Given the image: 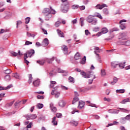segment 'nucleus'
I'll list each match as a JSON object with an SVG mask.
<instances>
[{"label":"nucleus","instance_id":"f257e3e1","mask_svg":"<svg viewBox=\"0 0 130 130\" xmlns=\"http://www.w3.org/2000/svg\"><path fill=\"white\" fill-rule=\"evenodd\" d=\"M43 13L46 21H49V19L52 18V14H55L56 12L55 10L52 9V8L50 7V9L49 8L44 9Z\"/></svg>","mask_w":130,"mask_h":130},{"label":"nucleus","instance_id":"f03ea898","mask_svg":"<svg viewBox=\"0 0 130 130\" xmlns=\"http://www.w3.org/2000/svg\"><path fill=\"white\" fill-rule=\"evenodd\" d=\"M86 21L88 23H91L92 25H96L97 24V19L94 18V16L90 15L86 18Z\"/></svg>","mask_w":130,"mask_h":130},{"label":"nucleus","instance_id":"7ed1b4c3","mask_svg":"<svg viewBox=\"0 0 130 130\" xmlns=\"http://www.w3.org/2000/svg\"><path fill=\"white\" fill-rule=\"evenodd\" d=\"M69 9H70L69 3H64L61 6V11L62 13H68Z\"/></svg>","mask_w":130,"mask_h":130},{"label":"nucleus","instance_id":"20e7f679","mask_svg":"<svg viewBox=\"0 0 130 130\" xmlns=\"http://www.w3.org/2000/svg\"><path fill=\"white\" fill-rule=\"evenodd\" d=\"M75 71L76 72H78L79 73H80L81 75L82 76L83 78H88L91 77V76L89 75V74H87L86 73V72L83 71H81V69L79 68L75 69Z\"/></svg>","mask_w":130,"mask_h":130},{"label":"nucleus","instance_id":"39448f33","mask_svg":"<svg viewBox=\"0 0 130 130\" xmlns=\"http://www.w3.org/2000/svg\"><path fill=\"white\" fill-rule=\"evenodd\" d=\"M86 74H88V75H89V76H90V77L89 78L92 77V79H89L88 82L89 85H91L92 83H93V81L94 80V79L96 78V77H95V75H94V72L92 71H89Z\"/></svg>","mask_w":130,"mask_h":130},{"label":"nucleus","instance_id":"423d86ee","mask_svg":"<svg viewBox=\"0 0 130 130\" xmlns=\"http://www.w3.org/2000/svg\"><path fill=\"white\" fill-rule=\"evenodd\" d=\"M54 59H55L56 62H57L58 63H60V60L58 59L57 58H55L54 57H53L52 58L47 59V61L48 62V63H51V62H52V61H53L54 60Z\"/></svg>","mask_w":130,"mask_h":130},{"label":"nucleus","instance_id":"0eeeda50","mask_svg":"<svg viewBox=\"0 0 130 130\" xmlns=\"http://www.w3.org/2000/svg\"><path fill=\"white\" fill-rule=\"evenodd\" d=\"M61 48L64 53V54H68L69 53V48H68V46H67L65 45H63L61 46Z\"/></svg>","mask_w":130,"mask_h":130},{"label":"nucleus","instance_id":"6e6552de","mask_svg":"<svg viewBox=\"0 0 130 130\" xmlns=\"http://www.w3.org/2000/svg\"><path fill=\"white\" fill-rule=\"evenodd\" d=\"M35 53V51L33 49H31L29 51H27L26 53H24V54H27V56H28V57H31L33 54Z\"/></svg>","mask_w":130,"mask_h":130},{"label":"nucleus","instance_id":"1a4fd4ad","mask_svg":"<svg viewBox=\"0 0 130 130\" xmlns=\"http://www.w3.org/2000/svg\"><path fill=\"white\" fill-rule=\"evenodd\" d=\"M48 44H49V41L48 40V39H44L42 43V46H44V47H45L46 46H48Z\"/></svg>","mask_w":130,"mask_h":130},{"label":"nucleus","instance_id":"9d476101","mask_svg":"<svg viewBox=\"0 0 130 130\" xmlns=\"http://www.w3.org/2000/svg\"><path fill=\"white\" fill-rule=\"evenodd\" d=\"M123 22H126V20L123 19L120 21L119 23L120 24V28L121 29V30H123V29H125V25H124V23H123Z\"/></svg>","mask_w":130,"mask_h":130},{"label":"nucleus","instance_id":"9b49d317","mask_svg":"<svg viewBox=\"0 0 130 130\" xmlns=\"http://www.w3.org/2000/svg\"><path fill=\"white\" fill-rule=\"evenodd\" d=\"M105 7H107V5H106V4H104L102 5L98 4L95 6V9H96V10H102V9L103 8H105Z\"/></svg>","mask_w":130,"mask_h":130},{"label":"nucleus","instance_id":"f8f14e48","mask_svg":"<svg viewBox=\"0 0 130 130\" xmlns=\"http://www.w3.org/2000/svg\"><path fill=\"white\" fill-rule=\"evenodd\" d=\"M119 110L116 109H110L108 110L109 113H112L113 114H118Z\"/></svg>","mask_w":130,"mask_h":130},{"label":"nucleus","instance_id":"ddd939ff","mask_svg":"<svg viewBox=\"0 0 130 130\" xmlns=\"http://www.w3.org/2000/svg\"><path fill=\"white\" fill-rule=\"evenodd\" d=\"M11 54L12 55V56H18V55H22L23 54L21 53V51H19L18 53H16L14 51H11L10 52Z\"/></svg>","mask_w":130,"mask_h":130},{"label":"nucleus","instance_id":"4468645a","mask_svg":"<svg viewBox=\"0 0 130 130\" xmlns=\"http://www.w3.org/2000/svg\"><path fill=\"white\" fill-rule=\"evenodd\" d=\"M85 106V102L82 101H80L79 102V105H78V108L79 109H82L83 107Z\"/></svg>","mask_w":130,"mask_h":130},{"label":"nucleus","instance_id":"2eb2a0df","mask_svg":"<svg viewBox=\"0 0 130 130\" xmlns=\"http://www.w3.org/2000/svg\"><path fill=\"white\" fill-rule=\"evenodd\" d=\"M70 123L73 126H77L78 124H79V122H78V121L72 120L70 121Z\"/></svg>","mask_w":130,"mask_h":130},{"label":"nucleus","instance_id":"dca6fc26","mask_svg":"<svg viewBox=\"0 0 130 130\" xmlns=\"http://www.w3.org/2000/svg\"><path fill=\"white\" fill-rule=\"evenodd\" d=\"M40 84V80L39 79H37L36 80L33 82V85L35 87H38V86H39Z\"/></svg>","mask_w":130,"mask_h":130},{"label":"nucleus","instance_id":"f3484780","mask_svg":"<svg viewBox=\"0 0 130 130\" xmlns=\"http://www.w3.org/2000/svg\"><path fill=\"white\" fill-rule=\"evenodd\" d=\"M118 63L119 62L117 61L112 62L111 66L113 69H115L116 68H117V67H118Z\"/></svg>","mask_w":130,"mask_h":130},{"label":"nucleus","instance_id":"a211bd4d","mask_svg":"<svg viewBox=\"0 0 130 130\" xmlns=\"http://www.w3.org/2000/svg\"><path fill=\"white\" fill-rule=\"evenodd\" d=\"M74 58L76 60H78V59H81V54H80V53L79 52H77L75 54V55L74 56Z\"/></svg>","mask_w":130,"mask_h":130},{"label":"nucleus","instance_id":"6ab92c4d","mask_svg":"<svg viewBox=\"0 0 130 130\" xmlns=\"http://www.w3.org/2000/svg\"><path fill=\"white\" fill-rule=\"evenodd\" d=\"M100 50H100V49H99V47H94V54H98V52H99V53H100Z\"/></svg>","mask_w":130,"mask_h":130},{"label":"nucleus","instance_id":"aec40b11","mask_svg":"<svg viewBox=\"0 0 130 130\" xmlns=\"http://www.w3.org/2000/svg\"><path fill=\"white\" fill-rule=\"evenodd\" d=\"M121 44H122V45H125V46H130V41H127L126 42H121Z\"/></svg>","mask_w":130,"mask_h":130},{"label":"nucleus","instance_id":"412c9836","mask_svg":"<svg viewBox=\"0 0 130 130\" xmlns=\"http://www.w3.org/2000/svg\"><path fill=\"white\" fill-rule=\"evenodd\" d=\"M57 32L59 37H64V35L63 34V32H61V30L58 29H57Z\"/></svg>","mask_w":130,"mask_h":130},{"label":"nucleus","instance_id":"4be33fe9","mask_svg":"<svg viewBox=\"0 0 130 130\" xmlns=\"http://www.w3.org/2000/svg\"><path fill=\"white\" fill-rule=\"evenodd\" d=\"M50 107L52 111H53V112H55L56 111V107H54L53 104L52 103H51L50 104Z\"/></svg>","mask_w":130,"mask_h":130},{"label":"nucleus","instance_id":"5701e85b","mask_svg":"<svg viewBox=\"0 0 130 130\" xmlns=\"http://www.w3.org/2000/svg\"><path fill=\"white\" fill-rule=\"evenodd\" d=\"M125 62H121V63H119L118 67L119 68V69H124V66H125Z\"/></svg>","mask_w":130,"mask_h":130},{"label":"nucleus","instance_id":"b1692460","mask_svg":"<svg viewBox=\"0 0 130 130\" xmlns=\"http://www.w3.org/2000/svg\"><path fill=\"white\" fill-rule=\"evenodd\" d=\"M58 88H59V86L58 85H57L55 87H53V89H54V90H52V91L51 93V95H54V93H55V91L57 90Z\"/></svg>","mask_w":130,"mask_h":130},{"label":"nucleus","instance_id":"393cba45","mask_svg":"<svg viewBox=\"0 0 130 130\" xmlns=\"http://www.w3.org/2000/svg\"><path fill=\"white\" fill-rule=\"evenodd\" d=\"M86 56H84L80 61V63H81V64H85V63H86Z\"/></svg>","mask_w":130,"mask_h":130},{"label":"nucleus","instance_id":"a878e982","mask_svg":"<svg viewBox=\"0 0 130 130\" xmlns=\"http://www.w3.org/2000/svg\"><path fill=\"white\" fill-rule=\"evenodd\" d=\"M50 88H53V87H54V85H56V81H50Z\"/></svg>","mask_w":130,"mask_h":130},{"label":"nucleus","instance_id":"bb28decb","mask_svg":"<svg viewBox=\"0 0 130 130\" xmlns=\"http://www.w3.org/2000/svg\"><path fill=\"white\" fill-rule=\"evenodd\" d=\"M66 105V102H64L63 100H61L59 102V106L60 107H63Z\"/></svg>","mask_w":130,"mask_h":130},{"label":"nucleus","instance_id":"cd10ccee","mask_svg":"<svg viewBox=\"0 0 130 130\" xmlns=\"http://www.w3.org/2000/svg\"><path fill=\"white\" fill-rule=\"evenodd\" d=\"M13 77H14V78H15L16 79H17L18 80H21V76L19 74H18V73L13 74Z\"/></svg>","mask_w":130,"mask_h":130},{"label":"nucleus","instance_id":"c85d7f7f","mask_svg":"<svg viewBox=\"0 0 130 130\" xmlns=\"http://www.w3.org/2000/svg\"><path fill=\"white\" fill-rule=\"evenodd\" d=\"M117 109H119L121 112H129L130 110H127V109L117 108Z\"/></svg>","mask_w":130,"mask_h":130},{"label":"nucleus","instance_id":"c756f323","mask_svg":"<svg viewBox=\"0 0 130 130\" xmlns=\"http://www.w3.org/2000/svg\"><path fill=\"white\" fill-rule=\"evenodd\" d=\"M28 84H31L32 83V80H33V77H32V74H28Z\"/></svg>","mask_w":130,"mask_h":130},{"label":"nucleus","instance_id":"7c9ffc66","mask_svg":"<svg viewBox=\"0 0 130 130\" xmlns=\"http://www.w3.org/2000/svg\"><path fill=\"white\" fill-rule=\"evenodd\" d=\"M52 123H53V125H57V121H56V117H54L53 118Z\"/></svg>","mask_w":130,"mask_h":130},{"label":"nucleus","instance_id":"2f4dec72","mask_svg":"<svg viewBox=\"0 0 130 130\" xmlns=\"http://www.w3.org/2000/svg\"><path fill=\"white\" fill-rule=\"evenodd\" d=\"M118 81V78H117V77H114L113 81L111 82V85H114V84H116Z\"/></svg>","mask_w":130,"mask_h":130},{"label":"nucleus","instance_id":"473e14b6","mask_svg":"<svg viewBox=\"0 0 130 130\" xmlns=\"http://www.w3.org/2000/svg\"><path fill=\"white\" fill-rule=\"evenodd\" d=\"M126 102H129V98H127L123 100L120 103L121 104H125L126 103Z\"/></svg>","mask_w":130,"mask_h":130},{"label":"nucleus","instance_id":"72a5a7b5","mask_svg":"<svg viewBox=\"0 0 130 130\" xmlns=\"http://www.w3.org/2000/svg\"><path fill=\"white\" fill-rule=\"evenodd\" d=\"M49 77H53L54 75H55V72H54V70H52L48 72Z\"/></svg>","mask_w":130,"mask_h":130},{"label":"nucleus","instance_id":"f704fd0d","mask_svg":"<svg viewBox=\"0 0 130 130\" xmlns=\"http://www.w3.org/2000/svg\"><path fill=\"white\" fill-rule=\"evenodd\" d=\"M102 34H106L108 32V29L107 28H103L102 29L101 31Z\"/></svg>","mask_w":130,"mask_h":130},{"label":"nucleus","instance_id":"c9c22d12","mask_svg":"<svg viewBox=\"0 0 130 130\" xmlns=\"http://www.w3.org/2000/svg\"><path fill=\"white\" fill-rule=\"evenodd\" d=\"M116 92L117 93H120L121 94H123V93H124V92H125V89H117L116 90Z\"/></svg>","mask_w":130,"mask_h":130},{"label":"nucleus","instance_id":"e433bc0d","mask_svg":"<svg viewBox=\"0 0 130 130\" xmlns=\"http://www.w3.org/2000/svg\"><path fill=\"white\" fill-rule=\"evenodd\" d=\"M24 61L26 64H28L29 63V61L27 60V58H28V56H27V54H24Z\"/></svg>","mask_w":130,"mask_h":130},{"label":"nucleus","instance_id":"4c0bfd02","mask_svg":"<svg viewBox=\"0 0 130 130\" xmlns=\"http://www.w3.org/2000/svg\"><path fill=\"white\" fill-rule=\"evenodd\" d=\"M69 83H72V84H74V83H75V81L74 80V78L72 77V76L69 77Z\"/></svg>","mask_w":130,"mask_h":130},{"label":"nucleus","instance_id":"58836bf2","mask_svg":"<svg viewBox=\"0 0 130 130\" xmlns=\"http://www.w3.org/2000/svg\"><path fill=\"white\" fill-rule=\"evenodd\" d=\"M79 98L78 97H75L73 99V101L72 102V104H75V103H76V102H78V101H79Z\"/></svg>","mask_w":130,"mask_h":130},{"label":"nucleus","instance_id":"ea45409f","mask_svg":"<svg viewBox=\"0 0 130 130\" xmlns=\"http://www.w3.org/2000/svg\"><path fill=\"white\" fill-rule=\"evenodd\" d=\"M95 54L97 60H98V61H100V62H101V56H100V55L99 54Z\"/></svg>","mask_w":130,"mask_h":130},{"label":"nucleus","instance_id":"a19ab883","mask_svg":"<svg viewBox=\"0 0 130 130\" xmlns=\"http://www.w3.org/2000/svg\"><path fill=\"white\" fill-rule=\"evenodd\" d=\"M4 73L6 75H10V74H11V73H12V71L10 69H7L4 71Z\"/></svg>","mask_w":130,"mask_h":130},{"label":"nucleus","instance_id":"79ce46f5","mask_svg":"<svg viewBox=\"0 0 130 130\" xmlns=\"http://www.w3.org/2000/svg\"><path fill=\"white\" fill-rule=\"evenodd\" d=\"M54 95H55V98H58L60 95V92H54Z\"/></svg>","mask_w":130,"mask_h":130},{"label":"nucleus","instance_id":"37998d69","mask_svg":"<svg viewBox=\"0 0 130 130\" xmlns=\"http://www.w3.org/2000/svg\"><path fill=\"white\" fill-rule=\"evenodd\" d=\"M101 76L102 77H104L105 76H106V72H105V70H101Z\"/></svg>","mask_w":130,"mask_h":130},{"label":"nucleus","instance_id":"c03bdc74","mask_svg":"<svg viewBox=\"0 0 130 130\" xmlns=\"http://www.w3.org/2000/svg\"><path fill=\"white\" fill-rule=\"evenodd\" d=\"M22 21L21 20H18L17 21L16 23V28L17 29H18V28H19V26H20V25H21V24H22Z\"/></svg>","mask_w":130,"mask_h":130},{"label":"nucleus","instance_id":"a18cd8bd","mask_svg":"<svg viewBox=\"0 0 130 130\" xmlns=\"http://www.w3.org/2000/svg\"><path fill=\"white\" fill-rule=\"evenodd\" d=\"M5 95H6V93L5 92H2L0 93V101H2V100H3L2 98H4V97H5Z\"/></svg>","mask_w":130,"mask_h":130},{"label":"nucleus","instance_id":"49530a36","mask_svg":"<svg viewBox=\"0 0 130 130\" xmlns=\"http://www.w3.org/2000/svg\"><path fill=\"white\" fill-rule=\"evenodd\" d=\"M84 18H80V25L81 27H83V26H84Z\"/></svg>","mask_w":130,"mask_h":130},{"label":"nucleus","instance_id":"de8ad7c7","mask_svg":"<svg viewBox=\"0 0 130 130\" xmlns=\"http://www.w3.org/2000/svg\"><path fill=\"white\" fill-rule=\"evenodd\" d=\"M30 119H36V118H37V115L36 114H32L30 115Z\"/></svg>","mask_w":130,"mask_h":130},{"label":"nucleus","instance_id":"09e8293b","mask_svg":"<svg viewBox=\"0 0 130 130\" xmlns=\"http://www.w3.org/2000/svg\"><path fill=\"white\" fill-rule=\"evenodd\" d=\"M60 24H61V22L59 21H57L55 23V26L56 27H59V26H60Z\"/></svg>","mask_w":130,"mask_h":130},{"label":"nucleus","instance_id":"8fccbe9b","mask_svg":"<svg viewBox=\"0 0 130 130\" xmlns=\"http://www.w3.org/2000/svg\"><path fill=\"white\" fill-rule=\"evenodd\" d=\"M5 79L6 80V81H10L11 80V76H10V75L5 76Z\"/></svg>","mask_w":130,"mask_h":130},{"label":"nucleus","instance_id":"3c124183","mask_svg":"<svg viewBox=\"0 0 130 130\" xmlns=\"http://www.w3.org/2000/svg\"><path fill=\"white\" fill-rule=\"evenodd\" d=\"M37 63H39V64H40L41 66H43L44 64V60H38L37 61Z\"/></svg>","mask_w":130,"mask_h":130},{"label":"nucleus","instance_id":"603ef678","mask_svg":"<svg viewBox=\"0 0 130 130\" xmlns=\"http://www.w3.org/2000/svg\"><path fill=\"white\" fill-rule=\"evenodd\" d=\"M73 10H77V9H79V5H74L72 6Z\"/></svg>","mask_w":130,"mask_h":130},{"label":"nucleus","instance_id":"864d4df0","mask_svg":"<svg viewBox=\"0 0 130 130\" xmlns=\"http://www.w3.org/2000/svg\"><path fill=\"white\" fill-rule=\"evenodd\" d=\"M103 12L105 15H108L109 12H108V9L105 8L103 9Z\"/></svg>","mask_w":130,"mask_h":130},{"label":"nucleus","instance_id":"5fc2aeb1","mask_svg":"<svg viewBox=\"0 0 130 130\" xmlns=\"http://www.w3.org/2000/svg\"><path fill=\"white\" fill-rule=\"evenodd\" d=\"M37 106L38 109H41V108H43V104H38Z\"/></svg>","mask_w":130,"mask_h":130},{"label":"nucleus","instance_id":"6e6d98bb","mask_svg":"<svg viewBox=\"0 0 130 130\" xmlns=\"http://www.w3.org/2000/svg\"><path fill=\"white\" fill-rule=\"evenodd\" d=\"M61 116H62V114L60 113H58L56 114V117L57 118H61Z\"/></svg>","mask_w":130,"mask_h":130},{"label":"nucleus","instance_id":"4d7b16f0","mask_svg":"<svg viewBox=\"0 0 130 130\" xmlns=\"http://www.w3.org/2000/svg\"><path fill=\"white\" fill-rule=\"evenodd\" d=\"M89 106H90L91 107H95V108H98V106H97V105H96V104H92V103L90 104Z\"/></svg>","mask_w":130,"mask_h":130},{"label":"nucleus","instance_id":"13d9d810","mask_svg":"<svg viewBox=\"0 0 130 130\" xmlns=\"http://www.w3.org/2000/svg\"><path fill=\"white\" fill-rule=\"evenodd\" d=\"M29 22H30V17H26L25 18V24H29Z\"/></svg>","mask_w":130,"mask_h":130},{"label":"nucleus","instance_id":"bf43d9fd","mask_svg":"<svg viewBox=\"0 0 130 130\" xmlns=\"http://www.w3.org/2000/svg\"><path fill=\"white\" fill-rule=\"evenodd\" d=\"M57 72L58 73H65L66 72V71L60 69V68H58L57 70Z\"/></svg>","mask_w":130,"mask_h":130},{"label":"nucleus","instance_id":"052dcab7","mask_svg":"<svg viewBox=\"0 0 130 130\" xmlns=\"http://www.w3.org/2000/svg\"><path fill=\"white\" fill-rule=\"evenodd\" d=\"M99 30H100V28L99 27H95L93 29V31H94V32H98Z\"/></svg>","mask_w":130,"mask_h":130},{"label":"nucleus","instance_id":"680f3d73","mask_svg":"<svg viewBox=\"0 0 130 130\" xmlns=\"http://www.w3.org/2000/svg\"><path fill=\"white\" fill-rule=\"evenodd\" d=\"M32 126V122H30L29 124H28L27 126H26V128H31Z\"/></svg>","mask_w":130,"mask_h":130},{"label":"nucleus","instance_id":"e2e57ef3","mask_svg":"<svg viewBox=\"0 0 130 130\" xmlns=\"http://www.w3.org/2000/svg\"><path fill=\"white\" fill-rule=\"evenodd\" d=\"M31 44H32V42L28 41H26L25 43V45H30Z\"/></svg>","mask_w":130,"mask_h":130},{"label":"nucleus","instance_id":"0e129e2a","mask_svg":"<svg viewBox=\"0 0 130 130\" xmlns=\"http://www.w3.org/2000/svg\"><path fill=\"white\" fill-rule=\"evenodd\" d=\"M61 88L62 90H69V88L63 85H61Z\"/></svg>","mask_w":130,"mask_h":130},{"label":"nucleus","instance_id":"69168bd1","mask_svg":"<svg viewBox=\"0 0 130 130\" xmlns=\"http://www.w3.org/2000/svg\"><path fill=\"white\" fill-rule=\"evenodd\" d=\"M12 87H13V85L12 84L8 85L6 87H5V90H8V89H11Z\"/></svg>","mask_w":130,"mask_h":130},{"label":"nucleus","instance_id":"338daca9","mask_svg":"<svg viewBox=\"0 0 130 130\" xmlns=\"http://www.w3.org/2000/svg\"><path fill=\"white\" fill-rule=\"evenodd\" d=\"M104 101H107V102H110V101H111V100H110V98H104Z\"/></svg>","mask_w":130,"mask_h":130},{"label":"nucleus","instance_id":"774afa93","mask_svg":"<svg viewBox=\"0 0 130 130\" xmlns=\"http://www.w3.org/2000/svg\"><path fill=\"white\" fill-rule=\"evenodd\" d=\"M126 119H127V120H128L129 121H130V115L129 114L126 116Z\"/></svg>","mask_w":130,"mask_h":130}]
</instances>
